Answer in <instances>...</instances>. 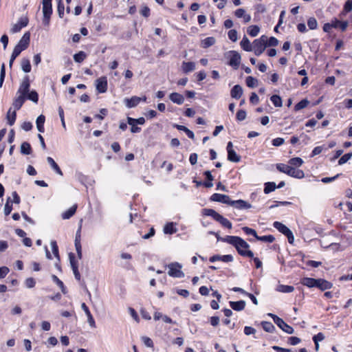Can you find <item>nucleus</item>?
Returning a JSON list of instances; mask_svg holds the SVG:
<instances>
[{
	"mask_svg": "<svg viewBox=\"0 0 352 352\" xmlns=\"http://www.w3.org/2000/svg\"><path fill=\"white\" fill-rule=\"evenodd\" d=\"M276 168L280 172L284 173L295 178L301 179L305 176L304 172L302 170L296 169L287 164H276Z\"/></svg>",
	"mask_w": 352,
	"mask_h": 352,
	"instance_id": "f257e3e1",
	"label": "nucleus"
},
{
	"mask_svg": "<svg viewBox=\"0 0 352 352\" xmlns=\"http://www.w3.org/2000/svg\"><path fill=\"white\" fill-rule=\"evenodd\" d=\"M224 57L230 66L234 69L239 67L241 63V55L239 53L234 50L228 51L224 54Z\"/></svg>",
	"mask_w": 352,
	"mask_h": 352,
	"instance_id": "f03ea898",
	"label": "nucleus"
},
{
	"mask_svg": "<svg viewBox=\"0 0 352 352\" xmlns=\"http://www.w3.org/2000/svg\"><path fill=\"white\" fill-rule=\"evenodd\" d=\"M211 200L233 206L236 205L238 208L242 207V200L230 201V197L226 195L214 193L212 195Z\"/></svg>",
	"mask_w": 352,
	"mask_h": 352,
	"instance_id": "7ed1b4c3",
	"label": "nucleus"
},
{
	"mask_svg": "<svg viewBox=\"0 0 352 352\" xmlns=\"http://www.w3.org/2000/svg\"><path fill=\"white\" fill-rule=\"evenodd\" d=\"M267 37L265 35L261 36V38L254 41L252 43V49L254 54L256 56H260L265 50Z\"/></svg>",
	"mask_w": 352,
	"mask_h": 352,
	"instance_id": "20e7f679",
	"label": "nucleus"
},
{
	"mask_svg": "<svg viewBox=\"0 0 352 352\" xmlns=\"http://www.w3.org/2000/svg\"><path fill=\"white\" fill-rule=\"evenodd\" d=\"M168 275L175 278H183L184 277V273L181 270L182 265L177 263H171L168 265Z\"/></svg>",
	"mask_w": 352,
	"mask_h": 352,
	"instance_id": "39448f33",
	"label": "nucleus"
},
{
	"mask_svg": "<svg viewBox=\"0 0 352 352\" xmlns=\"http://www.w3.org/2000/svg\"><path fill=\"white\" fill-rule=\"evenodd\" d=\"M274 227L277 229L280 232L285 235L288 241L290 244H292L294 241V236L292 233V232L284 224L279 221H275L273 223Z\"/></svg>",
	"mask_w": 352,
	"mask_h": 352,
	"instance_id": "423d86ee",
	"label": "nucleus"
},
{
	"mask_svg": "<svg viewBox=\"0 0 352 352\" xmlns=\"http://www.w3.org/2000/svg\"><path fill=\"white\" fill-rule=\"evenodd\" d=\"M268 316H270L274 320V322L283 331L289 334H292L294 333V329L291 326L285 323L282 318H279L278 316L273 314H268Z\"/></svg>",
	"mask_w": 352,
	"mask_h": 352,
	"instance_id": "0eeeda50",
	"label": "nucleus"
},
{
	"mask_svg": "<svg viewBox=\"0 0 352 352\" xmlns=\"http://www.w3.org/2000/svg\"><path fill=\"white\" fill-rule=\"evenodd\" d=\"M222 241L233 245L239 254L242 255V239L239 236H226L222 239Z\"/></svg>",
	"mask_w": 352,
	"mask_h": 352,
	"instance_id": "6e6552de",
	"label": "nucleus"
},
{
	"mask_svg": "<svg viewBox=\"0 0 352 352\" xmlns=\"http://www.w3.org/2000/svg\"><path fill=\"white\" fill-rule=\"evenodd\" d=\"M43 23L45 25H49L50 17L52 14V2L43 1Z\"/></svg>",
	"mask_w": 352,
	"mask_h": 352,
	"instance_id": "1a4fd4ad",
	"label": "nucleus"
},
{
	"mask_svg": "<svg viewBox=\"0 0 352 352\" xmlns=\"http://www.w3.org/2000/svg\"><path fill=\"white\" fill-rule=\"evenodd\" d=\"M30 39V34L25 32L19 41L18 44L14 47V50L21 54L22 51L28 48Z\"/></svg>",
	"mask_w": 352,
	"mask_h": 352,
	"instance_id": "9d476101",
	"label": "nucleus"
},
{
	"mask_svg": "<svg viewBox=\"0 0 352 352\" xmlns=\"http://www.w3.org/2000/svg\"><path fill=\"white\" fill-rule=\"evenodd\" d=\"M146 98L144 97H138V96H133L131 98H125L124 102L127 108H133L135 107L140 102H145Z\"/></svg>",
	"mask_w": 352,
	"mask_h": 352,
	"instance_id": "9b49d317",
	"label": "nucleus"
},
{
	"mask_svg": "<svg viewBox=\"0 0 352 352\" xmlns=\"http://www.w3.org/2000/svg\"><path fill=\"white\" fill-rule=\"evenodd\" d=\"M29 20L27 16H22L19 19L17 23L12 25L10 32L13 34L19 32L23 28L26 27Z\"/></svg>",
	"mask_w": 352,
	"mask_h": 352,
	"instance_id": "f8f14e48",
	"label": "nucleus"
},
{
	"mask_svg": "<svg viewBox=\"0 0 352 352\" xmlns=\"http://www.w3.org/2000/svg\"><path fill=\"white\" fill-rule=\"evenodd\" d=\"M96 87L98 93H105L107 90V78L102 76L96 80Z\"/></svg>",
	"mask_w": 352,
	"mask_h": 352,
	"instance_id": "ddd939ff",
	"label": "nucleus"
},
{
	"mask_svg": "<svg viewBox=\"0 0 352 352\" xmlns=\"http://www.w3.org/2000/svg\"><path fill=\"white\" fill-rule=\"evenodd\" d=\"M228 159V160L234 162L240 161V156L238 155L233 149V145L231 142H229L227 145Z\"/></svg>",
	"mask_w": 352,
	"mask_h": 352,
	"instance_id": "4468645a",
	"label": "nucleus"
},
{
	"mask_svg": "<svg viewBox=\"0 0 352 352\" xmlns=\"http://www.w3.org/2000/svg\"><path fill=\"white\" fill-rule=\"evenodd\" d=\"M81 308L85 311V313L87 317V322L89 324L90 327L95 328L96 327L95 320H94L88 307L86 305V304L85 302H82L81 304Z\"/></svg>",
	"mask_w": 352,
	"mask_h": 352,
	"instance_id": "2eb2a0df",
	"label": "nucleus"
},
{
	"mask_svg": "<svg viewBox=\"0 0 352 352\" xmlns=\"http://www.w3.org/2000/svg\"><path fill=\"white\" fill-rule=\"evenodd\" d=\"M333 284L326 280L318 278L316 280V287L320 289L322 291L331 289Z\"/></svg>",
	"mask_w": 352,
	"mask_h": 352,
	"instance_id": "dca6fc26",
	"label": "nucleus"
},
{
	"mask_svg": "<svg viewBox=\"0 0 352 352\" xmlns=\"http://www.w3.org/2000/svg\"><path fill=\"white\" fill-rule=\"evenodd\" d=\"M30 88V82L28 76H25L20 85L19 91L21 93V96H24L25 97L26 94L29 92Z\"/></svg>",
	"mask_w": 352,
	"mask_h": 352,
	"instance_id": "f3484780",
	"label": "nucleus"
},
{
	"mask_svg": "<svg viewBox=\"0 0 352 352\" xmlns=\"http://www.w3.org/2000/svg\"><path fill=\"white\" fill-rule=\"evenodd\" d=\"M217 261H222L223 262H230L232 261V256L231 255H214L210 258V262H215Z\"/></svg>",
	"mask_w": 352,
	"mask_h": 352,
	"instance_id": "a211bd4d",
	"label": "nucleus"
},
{
	"mask_svg": "<svg viewBox=\"0 0 352 352\" xmlns=\"http://www.w3.org/2000/svg\"><path fill=\"white\" fill-rule=\"evenodd\" d=\"M182 69L184 73L188 74L195 69V63L194 62H183Z\"/></svg>",
	"mask_w": 352,
	"mask_h": 352,
	"instance_id": "6ab92c4d",
	"label": "nucleus"
},
{
	"mask_svg": "<svg viewBox=\"0 0 352 352\" xmlns=\"http://www.w3.org/2000/svg\"><path fill=\"white\" fill-rule=\"evenodd\" d=\"M169 98L173 102L178 104H182L184 101V96L182 94L176 93V92L172 93L169 96Z\"/></svg>",
	"mask_w": 352,
	"mask_h": 352,
	"instance_id": "aec40b11",
	"label": "nucleus"
},
{
	"mask_svg": "<svg viewBox=\"0 0 352 352\" xmlns=\"http://www.w3.org/2000/svg\"><path fill=\"white\" fill-rule=\"evenodd\" d=\"M242 95V88L240 85H235L231 90V96L233 98L239 99Z\"/></svg>",
	"mask_w": 352,
	"mask_h": 352,
	"instance_id": "412c9836",
	"label": "nucleus"
},
{
	"mask_svg": "<svg viewBox=\"0 0 352 352\" xmlns=\"http://www.w3.org/2000/svg\"><path fill=\"white\" fill-rule=\"evenodd\" d=\"M47 161L57 174L63 175L62 170H60L58 164L56 163V162L53 160V158H52L51 157H47Z\"/></svg>",
	"mask_w": 352,
	"mask_h": 352,
	"instance_id": "4be33fe9",
	"label": "nucleus"
},
{
	"mask_svg": "<svg viewBox=\"0 0 352 352\" xmlns=\"http://www.w3.org/2000/svg\"><path fill=\"white\" fill-rule=\"evenodd\" d=\"M76 208H77V206L74 205L70 208H69L67 211H65V212H63L62 214V218L63 219H69L71 217H72L75 214Z\"/></svg>",
	"mask_w": 352,
	"mask_h": 352,
	"instance_id": "5701e85b",
	"label": "nucleus"
},
{
	"mask_svg": "<svg viewBox=\"0 0 352 352\" xmlns=\"http://www.w3.org/2000/svg\"><path fill=\"white\" fill-rule=\"evenodd\" d=\"M177 228L174 226V223L170 222L165 225L164 228V232L165 234H173L177 232Z\"/></svg>",
	"mask_w": 352,
	"mask_h": 352,
	"instance_id": "b1692460",
	"label": "nucleus"
},
{
	"mask_svg": "<svg viewBox=\"0 0 352 352\" xmlns=\"http://www.w3.org/2000/svg\"><path fill=\"white\" fill-rule=\"evenodd\" d=\"M316 280L317 279H315L313 278L306 277V278H303L302 279L301 283L302 285H306L308 287H316Z\"/></svg>",
	"mask_w": 352,
	"mask_h": 352,
	"instance_id": "393cba45",
	"label": "nucleus"
},
{
	"mask_svg": "<svg viewBox=\"0 0 352 352\" xmlns=\"http://www.w3.org/2000/svg\"><path fill=\"white\" fill-rule=\"evenodd\" d=\"M215 43V38L214 37H207L202 40L201 47L204 48H208Z\"/></svg>",
	"mask_w": 352,
	"mask_h": 352,
	"instance_id": "a878e982",
	"label": "nucleus"
},
{
	"mask_svg": "<svg viewBox=\"0 0 352 352\" xmlns=\"http://www.w3.org/2000/svg\"><path fill=\"white\" fill-rule=\"evenodd\" d=\"M260 31V28L258 25H250L247 29L248 34L252 36H256Z\"/></svg>",
	"mask_w": 352,
	"mask_h": 352,
	"instance_id": "bb28decb",
	"label": "nucleus"
},
{
	"mask_svg": "<svg viewBox=\"0 0 352 352\" xmlns=\"http://www.w3.org/2000/svg\"><path fill=\"white\" fill-rule=\"evenodd\" d=\"M32 152V148L28 142H24L21 145V153L23 155H30Z\"/></svg>",
	"mask_w": 352,
	"mask_h": 352,
	"instance_id": "cd10ccee",
	"label": "nucleus"
},
{
	"mask_svg": "<svg viewBox=\"0 0 352 352\" xmlns=\"http://www.w3.org/2000/svg\"><path fill=\"white\" fill-rule=\"evenodd\" d=\"M21 69L25 72L29 73L31 71V65L29 59L23 58L21 60Z\"/></svg>",
	"mask_w": 352,
	"mask_h": 352,
	"instance_id": "c85d7f7f",
	"label": "nucleus"
},
{
	"mask_svg": "<svg viewBox=\"0 0 352 352\" xmlns=\"http://www.w3.org/2000/svg\"><path fill=\"white\" fill-rule=\"evenodd\" d=\"M203 214L206 216H210L212 217L214 220H217L220 214L217 212L213 209H208L205 208L203 210Z\"/></svg>",
	"mask_w": 352,
	"mask_h": 352,
	"instance_id": "c756f323",
	"label": "nucleus"
},
{
	"mask_svg": "<svg viewBox=\"0 0 352 352\" xmlns=\"http://www.w3.org/2000/svg\"><path fill=\"white\" fill-rule=\"evenodd\" d=\"M276 290L283 293H291L294 290V287L290 285H280L277 287Z\"/></svg>",
	"mask_w": 352,
	"mask_h": 352,
	"instance_id": "7c9ffc66",
	"label": "nucleus"
},
{
	"mask_svg": "<svg viewBox=\"0 0 352 352\" xmlns=\"http://www.w3.org/2000/svg\"><path fill=\"white\" fill-rule=\"evenodd\" d=\"M25 97L20 95L13 102L15 109H19L25 102Z\"/></svg>",
	"mask_w": 352,
	"mask_h": 352,
	"instance_id": "2f4dec72",
	"label": "nucleus"
},
{
	"mask_svg": "<svg viewBox=\"0 0 352 352\" xmlns=\"http://www.w3.org/2000/svg\"><path fill=\"white\" fill-rule=\"evenodd\" d=\"M216 221L219 222L223 226H224L226 228H228L230 229L232 228V223H230V221H228L227 219L224 218L221 214L219 216V217L217 218V219Z\"/></svg>",
	"mask_w": 352,
	"mask_h": 352,
	"instance_id": "473e14b6",
	"label": "nucleus"
},
{
	"mask_svg": "<svg viewBox=\"0 0 352 352\" xmlns=\"http://www.w3.org/2000/svg\"><path fill=\"white\" fill-rule=\"evenodd\" d=\"M276 188V184L274 182H267L265 184L264 192L269 194L270 192L275 190Z\"/></svg>",
	"mask_w": 352,
	"mask_h": 352,
	"instance_id": "72a5a7b5",
	"label": "nucleus"
},
{
	"mask_svg": "<svg viewBox=\"0 0 352 352\" xmlns=\"http://www.w3.org/2000/svg\"><path fill=\"white\" fill-rule=\"evenodd\" d=\"M16 111H8L6 119L8 121V124L12 125L14 124L15 120H16Z\"/></svg>",
	"mask_w": 352,
	"mask_h": 352,
	"instance_id": "f704fd0d",
	"label": "nucleus"
},
{
	"mask_svg": "<svg viewBox=\"0 0 352 352\" xmlns=\"http://www.w3.org/2000/svg\"><path fill=\"white\" fill-rule=\"evenodd\" d=\"M87 57V54L85 52L80 51L78 53H76L74 55V60L76 63H81Z\"/></svg>",
	"mask_w": 352,
	"mask_h": 352,
	"instance_id": "c9c22d12",
	"label": "nucleus"
},
{
	"mask_svg": "<svg viewBox=\"0 0 352 352\" xmlns=\"http://www.w3.org/2000/svg\"><path fill=\"white\" fill-rule=\"evenodd\" d=\"M263 329L267 332H273L275 330V327L270 322H262L261 323Z\"/></svg>",
	"mask_w": 352,
	"mask_h": 352,
	"instance_id": "e433bc0d",
	"label": "nucleus"
},
{
	"mask_svg": "<svg viewBox=\"0 0 352 352\" xmlns=\"http://www.w3.org/2000/svg\"><path fill=\"white\" fill-rule=\"evenodd\" d=\"M25 98L36 103L38 102V96L36 91H29L28 94H26Z\"/></svg>",
	"mask_w": 352,
	"mask_h": 352,
	"instance_id": "4c0bfd02",
	"label": "nucleus"
},
{
	"mask_svg": "<svg viewBox=\"0 0 352 352\" xmlns=\"http://www.w3.org/2000/svg\"><path fill=\"white\" fill-rule=\"evenodd\" d=\"M309 104V101L307 99H303L301 101H300L295 106V110H302L305 108H307L308 107V104Z\"/></svg>",
	"mask_w": 352,
	"mask_h": 352,
	"instance_id": "58836bf2",
	"label": "nucleus"
},
{
	"mask_svg": "<svg viewBox=\"0 0 352 352\" xmlns=\"http://www.w3.org/2000/svg\"><path fill=\"white\" fill-rule=\"evenodd\" d=\"M270 100L276 107H280L282 106V100L279 96L273 95Z\"/></svg>",
	"mask_w": 352,
	"mask_h": 352,
	"instance_id": "ea45409f",
	"label": "nucleus"
},
{
	"mask_svg": "<svg viewBox=\"0 0 352 352\" xmlns=\"http://www.w3.org/2000/svg\"><path fill=\"white\" fill-rule=\"evenodd\" d=\"M12 210V201L10 198H8L7 201L4 206V213L6 216L9 215Z\"/></svg>",
	"mask_w": 352,
	"mask_h": 352,
	"instance_id": "a19ab883",
	"label": "nucleus"
},
{
	"mask_svg": "<svg viewBox=\"0 0 352 352\" xmlns=\"http://www.w3.org/2000/svg\"><path fill=\"white\" fill-rule=\"evenodd\" d=\"M256 239L263 242L272 243L275 240V238L272 235H267L263 236H256Z\"/></svg>",
	"mask_w": 352,
	"mask_h": 352,
	"instance_id": "79ce46f5",
	"label": "nucleus"
},
{
	"mask_svg": "<svg viewBox=\"0 0 352 352\" xmlns=\"http://www.w3.org/2000/svg\"><path fill=\"white\" fill-rule=\"evenodd\" d=\"M128 124L135 123L136 124H144L145 122V119L143 117L139 118L138 119H134L130 117L127 118Z\"/></svg>",
	"mask_w": 352,
	"mask_h": 352,
	"instance_id": "37998d69",
	"label": "nucleus"
},
{
	"mask_svg": "<svg viewBox=\"0 0 352 352\" xmlns=\"http://www.w3.org/2000/svg\"><path fill=\"white\" fill-rule=\"evenodd\" d=\"M246 84L249 87L253 88L257 86L258 80L252 76H248L246 78Z\"/></svg>",
	"mask_w": 352,
	"mask_h": 352,
	"instance_id": "c03bdc74",
	"label": "nucleus"
},
{
	"mask_svg": "<svg viewBox=\"0 0 352 352\" xmlns=\"http://www.w3.org/2000/svg\"><path fill=\"white\" fill-rule=\"evenodd\" d=\"M243 50L245 51H253L252 44L250 42L245 36H243Z\"/></svg>",
	"mask_w": 352,
	"mask_h": 352,
	"instance_id": "a18cd8bd",
	"label": "nucleus"
},
{
	"mask_svg": "<svg viewBox=\"0 0 352 352\" xmlns=\"http://www.w3.org/2000/svg\"><path fill=\"white\" fill-rule=\"evenodd\" d=\"M52 280L59 286L62 292L65 294L66 291L63 283L56 275H52Z\"/></svg>",
	"mask_w": 352,
	"mask_h": 352,
	"instance_id": "49530a36",
	"label": "nucleus"
},
{
	"mask_svg": "<svg viewBox=\"0 0 352 352\" xmlns=\"http://www.w3.org/2000/svg\"><path fill=\"white\" fill-rule=\"evenodd\" d=\"M308 27L310 30H316L318 27V22L314 17H311L307 21Z\"/></svg>",
	"mask_w": 352,
	"mask_h": 352,
	"instance_id": "de8ad7c7",
	"label": "nucleus"
},
{
	"mask_svg": "<svg viewBox=\"0 0 352 352\" xmlns=\"http://www.w3.org/2000/svg\"><path fill=\"white\" fill-rule=\"evenodd\" d=\"M289 163L292 166H300L302 164L303 161L300 157H294L289 160Z\"/></svg>",
	"mask_w": 352,
	"mask_h": 352,
	"instance_id": "09e8293b",
	"label": "nucleus"
},
{
	"mask_svg": "<svg viewBox=\"0 0 352 352\" xmlns=\"http://www.w3.org/2000/svg\"><path fill=\"white\" fill-rule=\"evenodd\" d=\"M351 157H352V153H346V154L342 155L338 161V164L342 165V164L346 163L351 158Z\"/></svg>",
	"mask_w": 352,
	"mask_h": 352,
	"instance_id": "8fccbe9b",
	"label": "nucleus"
},
{
	"mask_svg": "<svg viewBox=\"0 0 352 352\" xmlns=\"http://www.w3.org/2000/svg\"><path fill=\"white\" fill-rule=\"evenodd\" d=\"M65 6L63 0H59L58 2L57 11L60 18H63L64 15Z\"/></svg>",
	"mask_w": 352,
	"mask_h": 352,
	"instance_id": "3c124183",
	"label": "nucleus"
},
{
	"mask_svg": "<svg viewBox=\"0 0 352 352\" xmlns=\"http://www.w3.org/2000/svg\"><path fill=\"white\" fill-rule=\"evenodd\" d=\"M230 307L234 309L236 311H240L242 309V300H239L237 302H230Z\"/></svg>",
	"mask_w": 352,
	"mask_h": 352,
	"instance_id": "603ef678",
	"label": "nucleus"
},
{
	"mask_svg": "<svg viewBox=\"0 0 352 352\" xmlns=\"http://www.w3.org/2000/svg\"><path fill=\"white\" fill-rule=\"evenodd\" d=\"M248 248H249V244L243 240V256H247L252 258L254 256L253 252L250 250H245V249H247Z\"/></svg>",
	"mask_w": 352,
	"mask_h": 352,
	"instance_id": "864d4df0",
	"label": "nucleus"
},
{
	"mask_svg": "<svg viewBox=\"0 0 352 352\" xmlns=\"http://www.w3.org/2000/svg\"><path fill=\"white\" fill-rule=\"evenodd\" d=\"M278 40L275 37H270V38H267L266 46H273L275 47L278 45Z\"/></svg>",
	"mask_w": 352,
	"mask_h": 352,
	"instance_id": "5fc2aeb1",
	"label": "nucleus"
},
{
	"mask_svg": "<svg viewBox=\"0 0 352 352\" xmlns=\"http://www.w3.org/2000/svg\"><path fill=\"white\" fill-rule=\"evenodd\" d=\"M50 245L52 247L53 254L58 259H59L58 249L56 242L54 241H51Z\"/></svg>",
	"mask_w": 352,
	"mask_h": 352,
	"instance_id": "6e6d98bb",
	"label": "nucleus"
},
{
	"mask_svg": "<svg viewBox=\"0 0 352 352\" xmlns=\"http://www.w3.org/2000/svg\"><path fill=\"white\" fill-rule=\"evenodd\" d=\"M228 38L233 42H235L237 38V32L235 30H230L228 33Z\"/></svg>",
	"mask_w": 352,
	"mask_h": 352,
	"instance_id": "4d7b16f0",
	"label": "nucleus"
},
{
	"mask_svg": "<svg viewBox=\"0 0 352 352\" xmlns=\"http://www.w3.org/2000/svg\"><path fill=\"white\" fill-rule=\"evenodd\" d=\"M69 257L70 265H71L72 270L74 269V267H78V262L75 259L74 254L72 253H70L69 254Z\"/></svg>",
	"mask_w": 352,
	"mask_h": 352,
	"instance_id": "13d9d810",
	"label": "nucleus"
},
{
	"mask_svg": "<svg viewBox=\"0 0 352 352\" xmlns=\"http://www.w3.org/2000/svg\"><path fill=\"white\" fill-rule=\"evenodd\" d=\"M25 284L28 288H32L35 286L36 281L33 278H28L25 280Z\"/></svg>",
	"mask_w": 352,
	"mask_h": 352,
	"instance_id": "bf43d9fd",
	"label": "nucleus"
},
{
	"mask_svg": "<svg viewBox=\"0 0 352 352\" xmlns=\"http://www.w3.org/2000/svg\"><path fill=\"white\" fill-rule=\"evenodd\" d=\"M142 340L143 341L144 344L147 346V347H153V342L152 341V340L148 338V337H146V336H143L142 338Z\"/></svg>",
	"mask_w": 352,
	"mask_h": 352,
	"instance_id": "052dcab7",
	"label": "nucleus"
},
{
	"mask_svg": "<svg viewBox=\"0 0 352 352\" xmlns=\"http://www.w3.org/2000/svg\"><path fill=\"white\" fill-rule=\"evenodd\" d=\"M243 295L248 296L252 301V302L257 305H258V300L256 298V297L252 294H250V293H248V292H246L243 290Z\"/></svg>",
	"mask_w": 352,
	"mask_h": 352,
	"instance_id": "680f3d73",
	"label": "nucleus"
},
{
	"mask_svg": "<svg viewBox=\"0 0 352 352\" xmlns=\"http://www.w3.org/2000/svg\"><path fill=\"white\" fill-rule=\"evenodd\" d=\"M243 231L247 234H250V235L254 236L256 239V236H258L256 230H254V229H252V228H248V227H243Z\"/></svg>",
	"mask_w": 352,
	"mask_h": 352,
	"instance_id": "e2e57ef3",
	"label": "nucleus"
},
{
	"mask_svg": "<svg viewBox=\"0 0 352 352\" xmlns=\"http://www.w3.org/2000/svg\"><path fill=\"white\" fill-rule=\"evenodd\" d=\"M352 10V1L347 0L344 6V11L346 12H351Z\"/></svg>",
	"mask_w": 352,
	"mask_h": 352,
	"instance_id": "0e129e2a",
	"label": "nucleus"
},
{
	"mask_svg": "<svg viewBox=\"0 0 352 352\" xmlns=\"http://www.w3.org/2000/svg\"><path fill=\"white\" fill-rule=\"evenodd\" d=\"M324 339V336L322 333H318V334L315 335L313 338V340L314 342H319L320 341H322Z\"/></svg>",
	"mask_w": 352,
	"mask_h": 352,
	"instance_id": "69168bd1",
	"label": "nucleus"
},
{
	"mask_svg": "<svg viewBox=\"0 0 352 352\" xmlns=\"http://www.w3.org/2000/svg\"><path fill=\"white\" fill-rule=\"evenodd\" d=\"M9 268L7 267H0V278H4L9 273Z\"/></svg>",
	"mask_w": 352,
	"mask_h": 352,
	"instance_id": "338daca9",
	"label": "nucleus"
},
{
	"mask_svg": "<svg viewBox=\"0 0 352 352\" xmlns=\"http://www.w3.org/2000/svg\"><path fill=\"white\" fill-rule=\"evenodd\" d=\"M219 318L218 316H212L210 319V322L212 326L217 327L219 324Z\"/></svg>",
	"mask_w": 352,
	"mask_h": 352,
	"instance_id": "774afa93",
	"label": "nucleus"
}]
</instances>
